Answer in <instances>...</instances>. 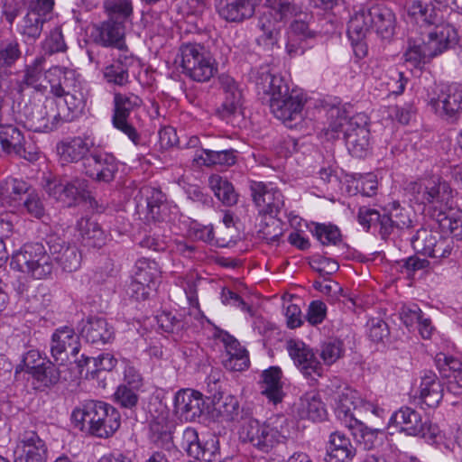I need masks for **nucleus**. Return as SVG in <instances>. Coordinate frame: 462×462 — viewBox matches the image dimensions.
<instances>
[{"label":"nucleus","instance_id":"nucleus-1","mask_svg":"<svg viewBox=\"0 0 462 462\" xmlns=\"http://www.w3.org/2000/svg\"><path fill=\"white\" fill-rule=\"evenodd\" d=\"M256 88L259 95L269 97L271 112L287 127L292 128L301 122L305 98L297 90L291 91L282 77L262 69L256 79Z\"/></svg>","mask_w":462,"mask_h":462},{"label":"nucleus","instance_id":"nucleus-2","mask_svg":"<svg viewBox=\"0 0 462 462\" xmlns=\"http://www.w3.org/2000/svg\"><path fill=\"white\" fill-rule=\"evenodd\" d=\"M328 127L324 134L328 140L337 139L343 133L348 152L356 158L366 157L371 149L370 130L363 116L348 119L346 111L337 106H331L328 112Z\"/></svg>","mask_w":462,"mask_h":462},{"label":"nucleus","instance_id":"nucleus-3","mask_svg":"<svg viewBox=\"0 0 462 462\" xmlns=\"http://www.w3.org/2000/svg\"><path fill=\"white\" fill-rule=\"evenodd\" d=\"M75 427L88 431L92 436L106 439L120 427L121 419L118 411L112 405L102 402L88 400L75 408L71 413Z\"/></svg>","mask_w":462,"mask_h":462},{"label":"nucleus","instance_id":"nucleus-4","mask_svg":"<svg viewBox=\"0 0 462 462\" xmlns=\"http://www.w3.org/2000/svg\"><path fill=\"white\" fill-rule=\"evenodd\" d=\"M175 62L180 63L182 73L198 82H208L217 73V62L211 52L197 42L182 43Z\"/></svg>","mask_w":462,"mask_h":462},{"label":"nucleus","instance_id":"nucleus-5","mask_svg":"<svg viewBox=\"0 0 462 462\" xmlns=\"http://www.w3.org/2000/svg\"><path fill=\"white\" fill-rule=\"evenodd\" d=\"M410 199L420 205H431L434 208H448L453 199L450 185L439 177L410 181L405 187Z\"/></svg>","mask_w":462,"mask_h":462},{"label":"nucleus","instance_id":"nucleus-6","mask_svg":"<svg viewBox=\"0 0 462 462\" xmlns=\"http://www.w3.org/2000/svg\"><path fill=\"white\" fill-rule=\"evenodd\" d=\"M11 265L35 279H44L53 270L52 256L40 243L25 245L22 251L13 255Z\"/></svg>","mask_w":462,"mask_h":462},{"label":"nucleus","instance_id":"nucleus-7","mask_svg":"<svg viewBox=\"0 0 462 462\" xmlns=\"http://www.w3.org/2000/svg\"><path fill=\"white\" fill-rule=\"evenodd\" d=\"M142 105V98L134 93L118 92L114 94L112 125L134 144H139L141 136L133 125L131 115Z\"/></svg>","mask_w":462,"mask_h":462},{"label":"nucleus","instance_id":"nucleus-8","mask_svg":"<svg viewBox=\"0 0 462 462\" xmlns=\"http://www.w3.org/2000/svg\"><path fill=\"white\" fill-rule=\"evenodd\" d=\"M58 110L59 103L54 97H46L42 104L30 103L23 108L24 124L33 132H51L64 123Z\"/></svg>","mask_w":462,"mask_h":462},{"label":"nucleus","instance_id":"nucleus-9","mask_svg":"<svg viewBox=\"0 0 462 462\" xmlns=\"http://www.w3.org/2000/svg\"><path fill=\"white\" fill-rule=\"evenodd\" d=\"M355 392L341 386L332 393V398L336 402L335 412L338 420L348 429H358L362 432V439L366 448L371 449L374 447V441L376 439L377 430L364 428L363 423L355 418L353 410L356 409Z\"/></svg>","mask_w":462,"mask_h":462},{"label":"nucleus","instance_id":"nucleus-10","mask_svg":"<svg viewBox=\"0 0 462 462\" xmlns=\"http://www.w3.org/2000/svg\"><path fill=\"white\" fill-rule=\"evenodd\" d=\"M389 427H395L399 431L409 436H420L433 439L439 433V428L427 420H422L421 415L410 407H402L390 418Z\"/></svg>","mask_w":462,"mask_h":462},{"label":"nucleus","instance_id":"nucleus-11","mask_svg":"<svg viewBox=\"0 0 462 462\" xmlns=\"http://www.w3.org/2000/svg\"><path fill=\"white\" fill-rule=\"evenodd\" d=\"M240 438L262 452L268 453L282 442L283 435L269 422L249 419L242 427Z\"/></svg>","mask_w":462,"mask_h":462},{"label":"nucleus","instance_id":"nucleus-12","mask_svg":"<svg viewBox=\"0 0 462 462\" xmlns=\"http://www.w3.org/2000/svg\"><path fill=\"white\" fill-rule=\"evenodd\" d=\"M452 244L449 238L425 227L418 229L411 238V245L416 253L433 258L449 256L453 248Z\"/></svg>","mask_w":462,"mask_h":462},{"label":"nucleus","instance_id":"nucleus-13","mask_svg":"<svg viewBox=\"0 0 462 462\" xmlns=\"http://www.w3.org/2000/svg\"><path fill=\"white\" fill-rule=\"evenodd\" d=\"M42 187L49 197L67 208L77 206L85 197L84 180L79 179L67 180L56 177L47 178Z\"/></svg>","mask_w":462,"mask_h":462},{"label":"nucleus","instance_id":"nucleus-14","mask_svg":"<svg viewBox=\"0 0 462 462\" xmlns=\"http://www.w3.org/2000/svg\"><path fill=\"white\" fill-rule=\"evenodd\" d=\"M250 191L254 203L259 213L277 216L284 206V199L282 192L271 183L265 184L262 181H250Z\"/></svg>","mask_w":462,"mask_h":462},{"label":"nucleus","instance_id":"nucleus-15","mask_svg":"<svg viewBox=\"0 0 462 462\" xmlns=\"http://www.w3.org/2000/svg\"><path fill=\"white\" fill-rule=\"evenodd\" d=\"M14 462H47L46 442L34 430H25L20 437L14 451Z\"/></svg>","mask_w":462,"mask_h":462},{"label":"nucleus","instance_id":"nucleus-16","mask_svg":"<svg viewBox=\"0 0 462 462\" xmlns=\"http://www.w3.org/2000/svg\"><path fill=\"white\" fill-rule=\"evenodd\" d=\"M15 154L29 162L38 159V152L34 148L26 147L23 133L13 125H0V155Z\"/></svg>","mask_w":462,"mask_h":462},{"label":"nucleus","instance_id":"nucleus-17","mask_svg":"<svg viewBox=\"0 0 462 462\" xmlns=\"http://www.w3.org/2000/svg\"><path fill=\"white\" fill-rule=\"evenodd\" d=\"M217 443V439H210L202 444L199 441L198 431L192 427H187L177 438L176 448L179 447L185 450L189 457L196 460L210 462L216 455Z\"/></svg>","mask_w":462,"mask_h":462},{"label":"nucleus","instance_id":"nucleus-18","mask_svg":"<svg viewBox=\"0 0 462 462\" xmlns=\"http://www.w3.org/2000/svg\"><path fill=\"white\" fill-rule=\"evenodd\" d=\"M84 173L98 182H111L117 172L116 158L106 152H92L84 161Z\"/></svg>","mask_w":462,"mask_h":462},{"label":"nucleus","instance_id":"nucleus-19","mask_svg":"<svg viewBox=\"0 0 462 462\" xmlns=\"http://www.w3.org/2000/svg\"><path fill=\"white\" fill-rule=\"evenodd\" d=\"M458 34L454 26L446 23L437 26L430 32L426 39L420 43L423 49V55H427L428 60L441 54L457 42Z\"/></svg>","mask_w":462,"mask_h":462},{"label":"nucleus","instance_id":"nucleus-20","mask_svg":"<svg viewBox=\"0 0 462 462\" xmlns=\"http://www.w3.org/2000/svg\"><path fill=\"white\" fill-rule=\"evenodd\" d=\"M80 348L79 337L70 327L57 328L51 336V354L58 365H63L68 359V351L76 356Z\"/></svg>","mask_w":462,"mask_h":462},{"label":"nucleus","instance_id":"nucleus-21","mask_svg":"<svg viewBox=\"0 0 462 462\" xmlns=\"http://www.w3.org/2000/svg\"><path fill=\"white\" fill-rule=\"evenodd\" d=\"M174 413L181 420L193 421L199 418L205 410L202 394L191 389H182L174 396Z\"/></svg>","mask_w":462,"mask_h":462},{"label":"nucleus","instance_id":"nucleus-22","mask_svg":"<svg viewBox=\"0 0 462 462\" xmlns=\"http://www.w3.org/2000/svg\"><path fill=\"white\" fill-rule=\"evenodd\" d=\"M93 42L105 48L126 50L125 42V25L122 21L112 18L95 26L92 32Z\"/></svg>","mask_w":462,"mask_h":462},{"label":"nucleus","instance_id":"nucleus-23","mask_svg":"<svg viewBox=\"0 0 462 462\" xmlns=\"http://www.w3.org/2000/svg\"><path fill=\"white\" fill-rule=\"evenodd\" d=\"M290 356L306 377H320L323 368L312 349L301 341L290 340L287 345Z\"/></svg>","mask_w":462,"mask_h":462},{"label":"nucleus","instance_id":"nucleus-24","mask_svg":"<svg viewBox=\"0 0 462 462\" xmlns=\"http://www.w3.org/2000/svg\"><path fill=\"white\" fill-rule=\"evenodd\" d=\"M430 104L447 118H457L462 112V85L452 83L443 87L438 97L431 98Z\"/></svg>","mask_w":462,"mask_h":462},{"label":"nucleus","instance_id":"nucleus-25","mask_svg":"<svg viewBox=\"0 0 462 462\" xmlns=\"http://www.w3.org/2000/svg\"><path fill=\"white\" fill-rule=\"evenodd\" d=\"M176 425L169 419L167 412H161L153 417L149 423V439L159 448L167 451H176L173 433Z\"/></svg>","mask_w":462,"mask_h":462},{"label":"nucleus","instance_id":"nucleus-26","mask_svg":"<svg viewBox=\"0 0 462 462\" xmlns=\"http://www.w3.org/2000/svg\"><path fill=\"white\" fill-rule=\"evenodd\" d=\"M436 2L437 0H411L407 5V14L420 26H434L436 28L445 25L442 23L441 9L436 5Z\"/></svg>","mask_w":462,"mask_h":462},{"label":"nucleus","instance_id":"nucleus-27","mask_svg":"<svg viewBox=\"0 0 462 462\" xmlns=\"http://www.w3.org/2000/svg\"><path fill=\"white\" fill-rule=\"evenodd\" d=\"M435 364L446 381L448 391L454 395L462 394V363L453 356L439 353L435 356Z\"/></svg>","mask_w":462,"mask_h":462},{"label":"nucleus","instance_id":"nucleus-28","mask_svg":"<svg viewBox=\"0 0 462 462\" xmlns=\"http://www.w3.org/2000/svg\"><path fill=\"white\" fill-rule=\"evenodd\" d=\"M48 245L53 260L63 271L70 273L79 268L81 254L75 245H70L58 237H51Z\"/></svg>","mask_w":462,"mask_h":462},{"label":"nucleus","instance_id":"nucleus-29","mask_svg":"<svg viewBox=\"0 0 462 462\" xmlns=\"http://www.w3.org/2000/svg\"><path fill=\"white\" fill-rule=\"evenodd\" d=\"M44 62L45 58L39 56L31 64L25 66L22 79H17L15 83V89L19 94H23L30 88L40 93L46 91L47 86L43 84L44 79H47V72L44 73Z\"/></svg>","mask_w":462,"mask_h":462},{"label":"nucleus","instance_id":"nucleus-30","mask_svg":"<svg viewBox=\"0 0 462 462\" xmlns=\"http://www.w3.org/2000/svg\"><path fill=\"white\" fill-rule=\"evenodd\" d=\"M62 97V100H58V111L63 122H71L83 112L86 106L87 92L82 82L76 84V88L66 92Z\"/></svg>","mask_w":462,"mask_h":462},{"label":"nucleus","instance_id":"nucleus-31","mask_svg":"<svg viewBox=\"0 0 462 462\" xmlns=\"http://www.w3.org/2000/svg\"><path fill=\"white\" fill-rule=\"evenodd\" d=\"M221 85L224 89L225 98L221 106L217 109L219 116L226 120L237 116H243L242 92L232 78L223 77Z\"/></svg>","mask_w":462,"mask_h":462},{"label":"nucleus","instance_id":"nucleus-32","mask_svg":"<svg viewBox=\"0 0 462 462\" xmlns=\"http://www.w3.org/2000/svg\"><path fill=\"white\" fill-rule=\"evenodd\" d=\"M46 77L51 87V93L59 98H61L71 88H76V84L81 81L75 70L60 66L51 68L47 71Z\"/></svg>","mask_w":462,"mask_h":462},{"label":"nucleus","instance_id":"nucleus-33","mask_svg":"<svg viewBox=\"0 0 462 462\" xmlns=\"http://www.w3.org/2000/svg\"><path fill=\"white\" fill-rule=\"evenodd\" d=\"M218 337L221 338L226 350L228 358L224 365L227 369L233 371H243L249 366L247 351L239 341L226 331H220Z\"/></svg>","mask_w":462,"mask_h":462},{"label":"nucleus","instance_id":"nucleus-34","mask_svg":"<svg viewBox=\"0 0 462 462\" xmlns=\"http://www.w3.org/2000/svg\"><path fill=\"white\" fill-rule=\"evenodd\" d=\"M411 215V209L393 202L389 212L382 217V236H389L395 229L405 230L413 227Z\"/></svg>","mask_w":462,"mask_h":462},{"label":"nucleus","instance_id":"nucleus-35","mask_svg":"<svg viewBox=\"0 0 462 462\" xmlns=\"http://www.w3.org/2000/svg\"><path fill=\"white\" fill-rule=\"evenodd\" d=\"M356 448L350 439L342 432L330 434L327 447V462H351L356 455Z\"/></svg>","mask_w":462,"mask_h":462},{"label":"nucleus","instance_id":"nucleus-36","mask_svg":"<svg viewBox=\"0 0 462 462\" xmlns=\"http://www.w3.org/2000/svg\"><path fill=\"white\" fill-rule=\"evenodd\" d=\"M80 334L87 342L99 346L111 340L114 330L105 319L90 317L82 327Z\"/></svg>","mask_w":462,"mask_h":462},{"label":"nucleus","instance_id":"nucleus-37","mask_svg":"<svg viewBox=\"0 0 462 462\" xmlns=\"http://www.w3.org/2000/svg\"><path fill=\"white\" fill-rule=\"evenodd\" d=\"M134 64V57L126 51L119 54L113 62L103 69V76L109 84L125 86L129 82V69Z\"/></svg>","mask_w":462,"mask_h":462},{"label":"nucleus","instance_id":"nucleus-38","mask_svg":"<svg viewBox=\"0 0 462 462\" xmlns=\"http://www.w3.org/2000/svg\"><path fill=\"white\" fill-rule=\"evenodd\" d=\"M218 14L228 22H241L254 14V3L252 0L219 1L217 4Z\"/></svg>","mask_w":462,"mask_h":462},{"label":"nucleus","instance_id":"nucleus-39","mask_svg":"<svg viewBox=\"0 0 462 462\" xmlns=\"http://www.w3.org/2000/svg\"><path fill=\"white\" fill-rule=\"evenodd\" d=\"M443 385L438 376L429 371L421 377L420 399L429 408H436L443 399Z\"/></svg>","mask_w":462,"mask_h":462},{"label":"nucleus","instance_id":"nucleus-40","mask_svg":"<svg viewBox=\"0 0 462 462\" xmlns=\"http://www.w3.org/2000/svg\"><path fill=\"white\" fill-rule=\"evenodd\" d=\"M373 28L382 39H390L395 29V14L385 5L372 6Z\"/></svg>","mask_w":462,"mask_h":462},{"label":"nucleus","instance_id":"nucleus-41","mask_svg":"<svg viewBox=\"0 0 462 462\" xmlns=\"http://www.w3.org/2000/svg\"><path fill=\"white\" fill-rule=\"evenodd\" d=\"M262 378V394L274 404L281 402L283 397L282 370L278 366H271L263 372Z\"/></svg>","mask_w":462,"mask_h":462},{"label":"nucleus","instance_id":"nucleus-42","mask_svg":"<svg viewBox=\"0 0 462 462\" xmlns=\"http://www.w3.org/2000/svg\"><path fill=\"white\" fill-rule=\"evenodd\" d=\"M57 152L62 163H70L84 161L88 157L89 147L85 140L75 137L68 142H61L57 144Z\"/></svg>","mask_w":462,"mask_h":462},{"label":"nucleus","instance_id":"nucleus-43","mask_svg":"<svg viewBox=\"0 0 462 462\" xmlns=\"http://www.w3.org/2000/svg\"><path fill=\"white\" fill-rule=\"evenodd\" d=\"M372 28V6H360L348 22L347 33L353 41H360Z\"/></svg>","mask_w":462,"mask_h":462},{"label":"nucleus","instance_id":"nucleus-44","mask_svg":"<svg viewBox=\"0 0 462 462\" xmlns=\"http://www.w3.org/2000/svg\"><path fill=\"white\" fill-rule=\"evenodd\" d=\"M31 191V186L26 181L18 179H8L0 185V199L3 203L16 207L23 202V196Z\"/></svg>","mask_w":462,"mask_h":462},{"label":"nucleus","instance_id":"nucleus-45","mask_svg":"<svg viewBox=\"0 0 462 462\" xmlns=\"http://www.w3.org/2000/svg\"><path fill=\"white\" fill-rule=\"evenodd\" d=\"M22 58L21 44L17 39L0 41V75H8Z\"/></svg>","mask_w":462,"mask_h":462},{"label":"nucleus","instance_id":"nucleus-46","mask_svg":"<svg viewBox=\"0 0 462 462\" xmlns=\"http://www.w3.org/2000/svg\"><path fill=\"white\" fill-rule=\"evenodd\" d=\"M433 217L443 235L448 234L457 239L462 238V217L459 214L451 212L450 206L440 208Z\"/></svg>","mask_w":462,"mask_h":462},{"label":"nucleus","instance_id":"nucleus-47","mask_svg":"<svg viewBox=\"0 0 462 462\" xmlns=\"http://www.w3.org/2000/svg\"><path fill=\"white\" fill-rule=\"evenodd\" d=\"M79 229L85 245L89 247H102L106 242V234L100 225L90 218H81Z\"/></svg>","mask_w":462,"mask_h":462},{"label":"nucleus","instance_id":"nucleus-48","mask_svg":"<svg viewBox=\"0 0 462 462\" xmlns=\"http://www.w3.org/2000/svg\"><path fill=\"white\" fill-rule=\"evenodd\" d=\"M313 36L307 23L301 20L293 21L288 32V42L286 49L291 56L303 53L300 42Z\"/></svg>","mask_w":462,"mask_h":462},{"label":"nucleus","instance_id":"nucleus-49","mask_svg":"<svg viewBox=\"0 0 462 462\" xmlns=\"http://www.w3.org/2000/svg\"><path fill=\"white\" fill-rule=\"evenodd\" d=\"M13 287L19 297L25 299L31 303L30 308L33 310L42 309V287L33 284L27 279L18 278L13 282Z\"/></svg>","mask_w":462,"mask_h":462},{"label":"nucleus","instance_id":"nucleus-50","mask_svg":"<svg viewBox=\"0 0 462 462\" xmlns=\"http://www.w3.org/2000/svg\"><path fill=\"white\" fill-rule=\"evenodd\" d=\"M208 184L215 196L226 206H233L238 200V195L231 182L226 178L217 174L211 175L208 179Z\"/></svg>","mask_w":462,"mask_h":462},{"label":"nucleus","instance_id":"nucleus-51","mask_svg":"<svg viewBox=\"0 0 462 462\" xmlns=\"http://www.w3.org/2000/svg\"><path fill=\"white\" fill-rule=\"evenodd\" d=\"M194 161L199 164L206 166H232L236 163V157L235 155V151L232 149L223 151L203 149L201 151V154H196Z\"/></svg>","mask_w":462,"mask_h":462},{"label":"nucleus","instance_id":"nucleus-52","mask_svg":"<svg viewBox=\"0 0 462 462\" xmlns=\"http://www.w3.org/2000/svg\"><path fill=\"white\" fill-rule=\"evenodd\" d=\"M129 384H120L114 393L115 401L123 408L133 409L137 405L139 397L136 393V388L141 385V376L139 374H134L132 380H128Z\"/></svg>","mask_w":462,"mask_h":462},{"label":"nucleus","instance_id":"nucleus-53","mask_svg":"<svg viewBox=\"0 0 462 462\" xmlns=\"http://www.w3.org/2000/svg\"><path fill=\"white\" fill-rule=\"evenodd\" d=\"M47 22L45 18H42L34 11H28L19 26V32L27 41L35 42L40 38L43 26Z\"/></svg>","mask_w":462,"mask_h":462},{"label":"nucleus","instance_id":"nucleus-54","mask_svg":"<svg viewBox=\"0 0 462 462\" xmlns=\"http://www.w3.org/2000/svg\"><path fill=\"white\" fill-rule=\"evenodd\" d=\"M300 414L313 421L322 420L326 418V409L323 402L315 394H306L300 399Z\"/></svg>","mask_w":462,"mask_h":462},{"label":"nucleus","instance_id":"nucleus-55","mask_svg":"<svg viewBox=\"0 0 462 462\" xmlns=\"http://www.w3.org/2000/svg\"><path fill=\"white\" fill-rule=\"evenodd\" d=\"M136 269L134 278L139 283L148 285L152 290H154L161 273L158 264L154 261L143 259L137 262Z\"/></svg>","mask_w":462,"mask_h":462},{"label":"nucleus","instance_id":"nucleus-56","mask_svg":"<svg viewBox=\"0 0 462 462\" xmlns=\"http://www.w3.org/2000/svg\"><path fill=\"white\" fill-rule=\"evenodd\" d=\"M32 376L39 383V386L45 390L58 383L60 373L56 365L50 360H46L40 367L34 370Z\"/></svg>","mask_w":462,"mask_h":462},{"label":"nucleus","instance_id":"nucleus-57","mask_svg":"<svg viewBox=\"0 0 462 462\" xmlns=\"http://www.w3.org/2000/svg\"><path fill=\"white\" fill-rule=\"evenodd\" d=\"M157 323L166 333L180 336L186 328L187 322L181 315L172 314L171 312L162 311L157 317Z\"/></svg>","mask_w":462,"mask_h":462},{"label":"nucleus","instance_id":"nucleus-58","mask_svg":"<svg viewBox=\"0 0 462 462\" xmlns=\"http://www.w3.org/2000/svg\"><path fill=\"white\" fill-rule=\"evenodd\" d=\"M23 213L28 214L32 217L42 218L44 217L46 209L43 201L35 190H32L26 195V198L18 206Z\"/></svg>","mask_w":462,"mask_h":462},{"label":"nucleus","instance_id":"nucleus-59","mask_svg":"<svg viewBox=\"0 0 462 462\" xmlns=\"http://www.w3.org/2000/svg\"><path fill=\"white\" fill-rule=\"evenodd\" d=\"M343 342L338 339H329L320 345L319 356L327 365L334 364L343 356Z\"/></svg>","mask_w":462,"mask_h":462},{"label":"nucleus","instance_id":"nucleus-60","mask_svg":"<svg viewBox=\"0 0 462 462\" xmlns=\"http://www.w3.org/2000/svg\"><path fill=\"white\" fill-rule=\"evenodd\" d=\"M209 9L208 0H178V12L183 17H202Z\"/></svg>","mask_w":462,"mask_h":462},{"label":"nucleus","instance_id":"nucleus-61","mask_svg":"<svg viewBox=\"0 0 462 462\" xmlns=\"http://www.w3.org/2000/svg\"><path fill=\"white\" fill-rule=\"evenodd\" d=\"M213 403L215 410L226 420H235L238 415L239 402L233 395H220Z\"/></svg>","mask_w":462,"mask_h":462},{"label":"nucleus","instance_id":"nucleus-62","mask_svg":"<svg viewBox=\"0 0 462 462\" xmlns=\"http://www.w3.org/2000/svg\"><path fill=\"white\" fill-rule=\"evenodd\" d=\"M322 245H337L340 241V231L336 226L319 224L313 231Z\"/></svg>","mask_w":462,"mask_h":462},{"label":"nucleus","instance_id":"nucleus-63","mask_svg":"<svg viewBox=\"0 0 462 462\" xmlns=\"http://www.w3.org/2000/svg\"><path fill=\"white\" fill-rule=\"evenodd\" d=\"M385 85L387 90L393 95H401L403 93L408 79L404 77L403 72L394 68H391L387 71Z\"/></svg>","mask_w":462,"mask_h":462},{"label":"nucleus","instance_id":"nucleus-64","mask_svg":"<svg viewBox=\"0 0 462 462\" xmlns=\"http://www.w3.org/2000/svg\"><path fill=\"white\" fill-rule=\"evenodd\" d=\"M43 49L49 54L64 52L67 51V45L60 28H55L51 31L49 36L43 42Z\"/></svg>","mask_w":462,"mask_h":462}]
</instances>
